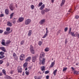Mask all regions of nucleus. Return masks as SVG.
I'll list each match as a JSON object with an SVG mask.
<instances>
[{
    "instance_id": "nucleus-1",
    "label": "nucleus",
    "mask_w": 79,
    "mask_h": 79,
    "mask_svg": "<svg viewBox=\"0 0 79 79\" xmlns=\"http://www.w3.org/2000/svg\"><path fill=\"white\" fill-rule=\"evenodd\" d=\"M45 56V53L44 52H42L40 55L39 60L40 61L41 63L43 64V65H44L45 64V59L44 58Z\"/></svg>"
},
{
    "instance_id": "nucleus-2",
    "label": "nucleus",
    "mask_w": 79,
    "mask_h": 79,
    "mask_svg": "<svg viewBox=\"0 0 79 79\" xmlns=\"http://www.w3.org/2000/svg\"><path fill=\"white\" fill-rule=\"evenodd\" d=\"M69 34H71L72 37H77V35H78V32H76L74 33V32H71V28H70L69 31Z\"/></svg>"
},
{
    "instance_id": "nucleus-3",
    "label": "nucleus",
    "mask_w": 79,
    "mask_h": 79,
    "mask_svg": "<svg viewBox=\"0 0 79 79\" xmlns=\"http://www.w3.org/2000/svg\"><path fill=\"white\" fill-rule=\"evenodd\" d=\"M31 22V20L30 19H27L25 20V25H29Z\"/></svg>"
},
{
    "instance_id": "nucleus-4",
    "label": "nucleus",
    "mask_w": 79,
    "mask_h": 79,
    "mask_svg": "<svg viewBox=\"0 0 79 79\" xmlns=\"http://www.w3.org/2000/svg\"><path fill=\"white\" fill-rule=\"evenodd\" d=\"M19 58L20 60H21L22 61L24 60V59L25 58V55L24 54H22L20 56Z\"/></svg>"
},
{
    "instance_id": "nucleus-5",
    "label": "nucleus",
    "mask_w": 79,
    "mask_h": 79,
    "mask_svg": "<svg viewBox=\"0 0 79 79\" xmlns=\"http://www.w3.org/2000/svg\"><path fill=\"white\" fill-rule=\"evenodd\" d=\"M30 50L31 53L34 54V48L33 46L31 45L30 46Z\"/></svg>"
},
{
    "instance_id": "nucleus-6",
    "label": "nucleus",
    "mask_w": 79,
    "mask_h": 79,
    "mask_svg": "<svg viewBox=\"0 0 79 79\" xmlns=\"http://www.w3.org/2000/svg\"><path fill=\"white\" fill-rule=\"evenodd\" d=\"M13 56L14 58V60H18V56H16V54L15 53H14L13 54Z\"/></svg>"
},
{
    "instance_id": "nucleus-7",
    "label": "nucleus",
    "mask_w": 79,
    "mask_h": 79,
    "mask_svg": "<svg viewBox=\"0 0 79 79\" xmlns=\"http://www.w3.org/2000/svg\"><path fill=\"white\" fill-rule=\"evenodd\" d=\"M17 70L18 73H22V68L21 67L19 66L17 67Z\"/></svg>"
},
{
    "instance_id": "nucleus-8",
    "label": "nucleus",
    "mask_w": 79,
    "mask_h": 79,
    "mask_svg": "<svg viewBox=\"0 0 79 79\" xmlns=\"http://www.w3.org/2000/svg\"><path fill=\"white\" fill-rule=\"evenodd\" d=\"M24 18L23 17H20L19 18L18 21H17L18 23H21L24 21Z\"/></svg>"
},
{
    "instance_id": "nucleus-9",
    "label": "nucleus",
    "mask_w": 79,
    "mask_h": 79,
    "mask_svg": "<svg viewBox=\"0 0 79 79\" xmlns=\"http://www.w3.org/2000/svg\"><path fill=\"white\" fill-rule=\"evenodd\" d=\"M45 21V19H44L41 20L39 22V23L40 24H43Z\"/></svg>"
},
{
    "instance_id": "nucleus-10",
    "label": "nucleus",
    "mask_w": 79,
    "mask_h": 79,
    "mask_svg": "<svg viewBox=\"0 0 79 79\" xmlns=\"http://www.w3.org/2000/svg\"><path fill=\"white\" fill-rule=\"evenodd\" d=\"M37 59V56H34L32 57V61L33 62H35Z\"/></svg>"
},
{
    "instance_id": "nucleus-11",
    "label": "nucleus",
    "mask_w": 79,
    "mask_h": 79,
    "mask_svg": "<svg viewBox=\"0 0 79 79\" xmlns=\"http://www.w3.org/2000/svg\"><path fill=\"white\" fill-rule=\"evenodd\" d=\"M10 32H11L10 31H6V30L4 32V35H8Z\"/></svg>"
},
{
    "instance_id": "nucleus-12",
    "label": "nucleus",
    "mask_w": 79,
    "mask_h": 79,
    "mask_svg": "<svg viewBox=\"0 0 79 79\" xmlns=\"http://www.w3.org/2000/svg\"><path fill=\"white\" fill-rule=\"evenodd\" d=\"M31 59V57L29 56L26 59L25 61H26V62H27V61H30Z\"/></svg>"
},
{
    "instance_id": "nucleus-13",
    "label": "nucleus",
    "mask_w": 79,
    "mask_h": 79,
    "mask_svg": "<svg viewBox=\"0 0 79 79\" xmlns=\"http://www.w3.org/2000/svg\"><path fill=\"white\" fill-rule=\"evenodd\" d=\"M34 78L35 79H42V76H35L34 77Z\"/></svg>"
},
{
    "instance_id": "nucleus-14",
    "label": "nucleus",
    "mask_w": 79,
    "mask_h": 79,
    "mask_svg": "<svg viewBox=\"0 0 79 79\" xmlns=\"http://www.w3.org/2000/svg\"><path fill=\"white\" fill-rule=\"evenodd\" d=\"M5 13L6 15L9 14V10L7 9H6L5 10Z\"/></svg>"
},
{
    "instance_id": "nucleus-15",
    "label": "nucleus",
    "mask_w": 79,
    "mask_h": 79,
    "mask_svg": "<svg viewBox=\"0 0 79 79\" xmlns=\"http://www.w3.org/2000/svg\"><path fill=\"white\" fill-rule=\"evenodd\" d=\"M7 26L10 27H11L12 26V23L10 22H8L7 23Z\"/></svg>"
},
{
    "instance_id": "nucleus-16",
    "label": "nucleus",
    "mask_w": 79,
    "mask_h": 79,
    "mask_svg": "<svg viewBox=\"0 0 79 79\" xmlns=\"http://www.w3.org/2000/svg\"><path fill=\"white\" fill-rule=\"evenodd\" d=\"M9 8L10 9L11 11H13V10H15V7L14 6H9Z\"/></svg>"
},
{
    "instance_id": "nucleus-17",
    "label": "nucleus",
    "mask_w": 79,
    "mask_h": 79,
    "mask_svg": "<svg viewBox=\"0 0 79 79\" xmlns=\"http://www.w3.org/2000/svg\"><path fill=\"white\" fill-rule=\"evenodd\" d=\"M65 0H62L61 2V3L60 4V6H62L63 5H64V3L65 2Z\"/></svg>"
},
{
    "instance_id": "nucleus-18",
    "label": "nucleus",
    "mask_w": 79,
    "mask_h": 79,
    "mask_svg": "<svg viewBox=\"0 0 79 79\" xmlns=\"http://www.w3.org/2000/svg\"><path fill=\"white\" fill-rule=\"evenodd\" d=\"M54 64H55V61H54V62H52L51 65L50 66L49 68H53V66H54Z\"/></svg>"
},
{
    "instance_id": "nucleus-19",
    "label": "nucleus",
    "mask_w": 79,
    "mask_h": 79,
    "mask_svg": "<svg viewBox=\"0 0 79 79\" xmlns=\"http://www.w3.org/2000/svg\"><path fill=\"white\" fill-rule=\"evenodd\" d=\"M41 69L42 71H45V67L44 66H42L41 67Z\"/></svg>"
},
{
    "instance_id": "nucleus-20",
    "label": "nucleus",
    "mask_w": 79,
    "mask_h": 79,
    "mask_svg": "<svg viewBox=\"0 0 79 79\" xmlns=\"http://www.w3.org/2000/svg\"><path fill=\"white\" fill-rule=\"evenodd\" d=\"M32 33V30H30L28 31V36H30L31 35V34Z\"/></svg>"
},
{
    "instance_id": "nucleus-21",
    "label": "nucleus",
    "mask_w": 79,
    "mask_h": 79,
    "mask_svg": "<svg viewBox=\"0 0 79 79\" xmlns=\"http://www.w3.org/2000/svg\"><path fill=\"white\" fill-rule=\"evenodd\" d=\"M1 50H2V51H3V52H6V49H5V48L2 47Z\"/></svg>"
},
{
    "instance_id": "nucleus-22",
    "label": "nucleus",
    "mask_w": 79,
    "mask_h": 79,
    "mask_svg": "<svg viewBox=\"0 0 79 79\" xmlns=\"http://www.w3.org/2000/svg\"><path fill=\"white\" fill-rule=\"evenodd\" d=\"M44 7H45V5L43 4L40 7V10H43V9L44 8Z\"/></svg>"
},
{
    "instance_id": "nucleus-23",
    "label": "nucleus",
    "mask_w": 79,
    "mask_h": 79,
    "mask_svg": "<svg viewBox=\"0 0 79 79\" xmlns=\"http://www.w3.org/2000/svg\"><path fill=\"white\" fill-rule=\"evenodd\" d=\"M50 10V9H48L47 8H46L44 9V10L46 13H47V12H48V11H49Z\"/></svg>"
},
{
    "instance_id": "nucleus-24",
    "label": "nucleus",
    "mask_w": 79,
    "mask_h": 79,
    "mask_svg": "<svg viewBox=\"0 0 79 79\" xmlns=\"http://www.w3.org/2000/svg\"><path fill=\"white\" fill-rule=\"evenodd\" d=\"M5 40L2 39V42H1V44L3 45H5Z\"/></svg>"
},
{
    "instance_id": "nucleus-25",
    "label": "nucleus",
    "mask_w": 79,
    "mask_h": 79,
    "mask_svg": "<svg viewBox=\"0 0 79 79\" xmlns=\"http://www.w3.org/2000/svg\"><path fill=\"white\" fill-rule=\"evenodd\" d=\"M45 11L44 10H43L41 11L42 15H44L45 13Z\"/></svg>"
},
{
    "instance_id": "nucleus-26",
    "label": "nucleus",
    "mask_w": 79,
    "mask_h": 79,
    "mask_svg": "<svg viewBox=\"0 0 79 79\" xmlns=\"http://www.w3.org/2000/svg\"><path fill=\"white\" fill-rule=\"evenodd\" d=\"M27 62L25 63L23 65V67L26 68V67L27 66Z\"/></svg>"
},
{
    "instance_id": "nucleus-27",
    "label": "nucleus",
    "mask_w": 79,
    "mask_h": 79,
    "mask_svg": "<svg viewBox=\"0 0 79 79\" xmlns=\"http://www.w3.org/2000/svg\"><path fill=\"white\" fill-rule=\"evenodd\" d=\"M11 42V41L10 40H7L6 44V45H8V44H10V43Z\"/></svg>"
},
{
    "instance_id": "nucleus-28",
    "label": "nucleus",
    "mask_w": 79,
    "mask_h": 79,
    "mask_svg": "<svg viewBox=\"0 0 79 79\" xmlns=\"http://www.w3.org/2000/svg\"><path fill=\"white\" fill-rule=\"evenodd\" d=\"M57 72V69H56L53 72V74L54 75V76H55L56 75V73Z\"/></svg>"
},
{
    "instance_id": "nucleus-29",
    "label": "nucleus",
    "mask_w": 79,
    "mask_h": 79,
    "mask_svg": "<svg viewBox=\"0 0 79 79\" xmlns=\"http://www.w3.org/2000/svg\"><path fill=\"white\" fill-rule=\"evenodd\" d=\"M5 78L6 79H10L11 77L8 75H6L5 77Z\"/></svg>"
},
{
    "instance_id": "nucleus-30",
    "label": "nucleus",
    "mask_w": 79,
    "mask_h": 79,
    "mask_svg": "<svg viewBox=\"0 0 79 79\" xmlns=\"http://www.w3.org/2000/svg\"><path fill=\"white\" fill-rule=\"evenodd\" d=\"M2 72L4 75H6V71L4 69L2 70Z\"/></svg>"
},
{
    "instance_id": "nucleus-31",
    "label": "nucleus",
    "mask_w": 79,
    "mask_h": 79,
    "mask_svg": "<svg viewBox=\"0 0 79 79\" xmlns=\"http://www.w3.org/2000/svg\"><path fill=\"white\" fill-rule=\"evenodd\" d=\"M49 48H46L44 50L45 52H48L49 51Z\"/></svg>"
},
{
    "instance_id": "nucleus-32",
    "label": "nucleus",
    "mask_w": 79,
    "mask_h": 79,
    "mask_svg": "<svg viewBox=\"0 0 79 79\" xmlns=\"http://www.w3.org/2000/svg\"><path fill=\"white\" fill-rule=\"evenodd\" d=\"M79 16L78 15H76L75 16V19H79Z\"/></svg>"
},
{
    "instance_id": "nucleus-33",
    "label": "nucleus",
    "mask_w": 79,
    "mask_h": 79,
    "mask_svg": "<svg viewBox=\"0 0 79 79\" xmlns=\"http://www.w3.org/2000/svg\"><path fill=\"white\" fill-rule=\"evenodd\" d=\"M38 44L40 46L42 44V42L41 41H40L38 43Z\"/></svg>"
},
{
    "instance_id": "nucleus-34",
    "label": "nucleus",
    "mask_w": 79,
    "mask_h": 79,
    "mask_svg": "<svg viewBox=\"0 0 79 79\" xmlns=\"http://www.w3.org/2000/svg\"><path fill=\"white\" fill-rule=\"evenodd\" d=\"M5 57V56L3 55H1L0 56V59H2V58H3Z\"/></svg>"
},
{
    "instance_id": "nucleus-35",
    "label": "nucleus",
    "mask_w": 79,
    "mask_h": 79,
    "mask_svg": "<svg viewBox=\"0 0 79 79\" xmlns=\"http://www.w3.org/2000/svg\"><path fill=\"white\" fill-rule=\"evenodd\" d=\"M68 69V68L67 67H64L63 69V71H66Z\"/></svg>"
},
{
    "instance_id": "nucleus-36",
    "label": "nucleus",
    "mask_w": 79,
    "mask_h": 79,
    "mask_svg": "<svg viewBox=\"0 0 79 79\" xmlns=\"http://www.w3.org/2000/svg\"><path fill=\"white\" fill-rule=\"evenodd\" d=\"M31 7L32 10H34V5H31Z\"/></svg>"
},
{
    "instance_id": "nucleus-37",
    "label": "nucleus",
    "mask_w": 79,
    "mask_h": 79,
    "mask_svg": "<svg viewBox=\"0 0 79 79\" xmlns=\"http://www.w3.org/2000/svg\"><path fill=\"white\" fill-rule=\"evenodd\" d=\"M42 4H43V3L42 2H40V3H39V4L38 5V6H41L42 5Z\"/></svg>"
},
{
    "instance_id": "nucleus-38",
    "label": "nucleus",
    "mask_w": 79,
    "mask_h": 79,
    "mask_svg": "<svg viewBox=\"0 0 79 79\" xmlns=\"http://www.w3.org/2000/svg\"><path fill=\"white\" fill-rule=\"evenodd\" d=\"M6 31H10V27H8L6 28Z\"/></svg>"
},
{
    "instance_id": "nucleus-39",
    "label": "nucleus",
    "mask_w": 79,
    "mask_h": 79,
    "mask_svg": "<svg viewBox=\"0 0 79 79\" xmlns=\"http://www.w3.org/2000/svg\"><path fill=\"white\" fill-rule=\"evenodd\" d=\"M24 44V40H22V41L21 42L20 44L21 45H23Z\"/></svg>"
},
{
    "instance_id": "nucleus-40",
    "label": "nucleus",
    "mask_w": 79,
    "mask_h": 79,
    "mask_svg": "<svg viewBox=\"0 0 79 79\" xmlns=\"http://www.w3.org/2000/svg\"><path fill=\"white\" fill-rule=\"evenodd\" d=\"M73 11V10H72V9H70L69 10V12H70L71 13H73V12L72 11Z\"/></svg>"
},
{
    "instance_id": "nucleus-41",
    "label": "nucleus",
    "mask_w": 79,
    "mask_h": 79,
    "mask_svg": "<svg viewBox=\"0 0 79 79\" xmlns=\"http://www.w3.org/2000/svg\"><path fill=\"white\" fill-rule=\"evenodd\" d=\"M4 53V52H0V55H3Z\"/></svg>"
},
{
    "instance_id": "nucleus-42",
    "label": "nucleus",
    "mask_w": 79,
    "mask_h": 79,
    "mask_svg": "<svg viewBox=\"0 0 79 79\" xmlns=\"http://www.w3.org/2000/svg\"><path fill=\"white\" fill-rule=\"evenodd\" d=\"M47 34H45L44 35V36L42 37V38H43V39H44V38H45V37H47Z\"/></svg>"
},
{
    "instance_id": "nucleus-43",
    "label": "nucleus",
    "mask_w": 79,
    "mask_h": 79,
    "mask_svg": "<svg viewBox=\"0 0 79 79\" xmlns=\"http://www.w3.org/2000/svg\"><path fill=\"white\" fill-rule=\"evenodd\" d=\"M25 73H26V75H29V72H27V71H26L25 72Z\"/></svg>"
},
{
    "instance_id": "nucleus-44",
    "label": "nucleus",
    "mask_w": 79,
    "mask_h": 79,
    "mask_svg": "<svg viewBox=\"0 0 79 79\" xmlns=\"http://www.w3.org/2000/svg\"><path fill=\"white\" fill-rule=\"evenodd\" d=\"M14 15V13H12L10 15V17H13V15Z\"/></svg>"
},
{
    "instance_id": "nucleus-45",
    "label": "nucleus",
    "mask_w": 79,
    "mask_h": 79,
    "mask_svg": "<svg viewBox=\"0 0 79 79\" xmlns=\"http://www.w3.org/2000/svg\"><path fill=\"white\" fill-rule=\"evenodd\" d=\"M79 72H77L76 71H75L74 72L73 74H77Z\"/></svg>"
},
{
    "instance_id": "nucleus-46",
    "label": "nucleus",
    "mask_w": 79,
    "mask_h": 79,
    "mask_svg": "<svg viewBox=\"0 0 79 79\" xmlns=\"http://www.w3.org/2000/svg\"><path fill=\"white\" fill-rule=\"evenodd\" d=\"M45 74H48L49 73V71L48 70L45 72Z\"/></svg>"
},
{
    "instance_id": "nucleus-47",
    "label": "nucleus",
    "mask_w": 79,
    "mask_h": 79,
    "mask_svg": "<svg viewBox=\"0 0 79 79\" xmlns=\"http://www.w3.org/2000/svg\"><path fill=\"white\" fill-rule=\"evenodd\" d=\"M3 61L2 60H0V64H2V63H3Z\"/></svg>"
},
{
    "instance_id": "nucleus-48",
    "label": "nucleus",
    "mask_w": 79,
    "mask_h": 79,
    "mask_svg": "<svg viewBox=\"0 0 79 79\" xmlns=\"http://www.w3.org/2000/svg\"><path fill=\"white\" fill-rule=\"evenodd\" d=\"M68 30V27H66L64 29V31L65 32H66L67 30Z\"/></svg>"
},
{
    "instance_id": "nucleus-49",
    "label": "nucleus",
    "mask_w": 79,
    "mask_h": 79,
    "mask_svg": "<svg viewBox=\"0 0 79 79\" xmlns=\"http://www.w3.org/2000/svg\"><path fill=\"white\" fill-rule=\"evenodd\" d=\"M46 79H49V76L47 75V76H46Z\"/></svg>"
},
{
    "instance_id": "nucleus-50",
    "label": "nucleus",
    "mask_w": 79,
    "mask_h": 79,
    "mask_svg": "<svg viewBox=\"0 0 79 79\" xmlns=\"http://www.w3.org/2000/svg\"><path fill=\"white\" fill-rule=\"evenodd\" d=\"M4 16V15L3 14H1L0 15V17H3Z\"/></svg>"
},
{
    "instance_id": "nucleus-51",
    "label": "nucleus",
    "mask_w": 79,
    "mask_h": 79,
    "mask_svg": "<svg viewBox=\"0 0 79 79\" xmlns=\"http://www.w3.org/2000/svg\"><path fill=\"white\" fill-rule=\"evenodd\" d=\"M3 32V31L2 30H0V33L1 34H2V33Z\"/></svg>"
},
{
    "instance_id": "nucleus-52",
    "label": "nucleus",
    "mask_w": 79,
    "mask_h": 79,
    "mask_svg": "<svg viewBox=\"0 0 79 79\" xmlns=\"http://www.w3.org/2000/svg\"><path fill=\"white\" fill-rule=\"evenodd\" d=\"M67 42H68V41H67V40L66 39L65 40V44H67Z\"/></svg>"
},
{
    "instance_id": "nucleus-53",
    "label": "nucleus",
    "mask_w": 79,
    "mask_h": 79,
    "mask_svg": "<svg viewBox=\"0 0 79 79\" xmlns=\"http://www.w3.org/2000/svg\"><path fill=\"white\" fill-rule=\"evenodd\" d=\"M48 31H46V32L45 33V34L48 35Z\"/></svg>"
},
{
    "instance_id": "nucleus-54",
    "label": "nucleus",
    "mask_w": 79,
    "mask_h": 79,
    "mask_svg": "<svg viewBox=\"0 0 79 79\" xmlns=\"http://www.w3.org/2000/svg\"><path fill=\"white\" fill-rule=\"evenodd\" d=\"M71 69H72V71H75V69H74V67H72L71 68Z\"/></svg>"
},
{
    "instance_id": "nucleus-55",
    "label": "nucleus",
    "mask_w": 79,
    "mask_h": 79,
    "mask_svg": "<svg viewBox=\"0 0 79 79\" xmlns=\"http://www.w3.org/2000/svg\"><path fill=\"white\" fill-rule=\"evenodd\" d=\"M60 32H61V30H60L57 31V33L58 34L59 33H60Z\"/></svg>"
},
{
    "instance_id": "nucleus-56",
    "label": "nucleus",
    "mask_w": 79,
    "mask_h": 79,
    "mask_svg": "<svg viewBox=\"0 0 79 79\" xmlns=\"http://www.w3.org/2000/svg\"><path fill=\"white\" fill-rule=\"evenodd\" d=\"M3 75V74L2 73L0 72V76H2Z\"/></svg>"
},
{
    "instance_id": "nucleus-57",
    "label": "nucleus",
    "mask_w": 79,
    "mask_h": 79,
    "mask_svg": "<svg viewBox=\"0 0 79 79\" xmlns=\"http://www.w3.org/2000/svg\"><path fill=\"white\" fill-rule=\"evenodd\" d=\"M12 23H13L15 24V23H16V21L15 20H14V21L13 22H12Z\"/></svg>"
},
{
    "instance_id": "nucleus-58",
    "label": "nucleus",
    "mask_w": 79,
    "mask_h": 79,
    "mask_svg": "<svg viewBox=\"0 0 79 79\" xmlns=\"http://www.w3.org/2000/svg\"><path fill=\"white\" fill-rule=\"evenodd\" d=\"M10 74H13V71H11L10 72Z\"/></svg>"
},
{
    "instance_id": "nucleus-59",
    "label": "nucleus",
    "mask_w": 79,
    "mask_h": 79,
    "mask_svg": "<svg viewBox=\"0 0 79 79\" xmlns=\"http://www.w3.org/2000/svg\"><path fill=\"white\" fill-rule=\"evenodd\" d=\"M79 64V63H77L76 64V65L77 66V65H78Z\"/></svg>"
},
{
    "instance_id": "nucleus-60",
    "label": "nucleus",
    "mask_w": 79,
    "mask_h": 79,
    "mask_svg": "<svg viewBox=\"0 0 79 79\" xmlns=\"http://www.w3.org/2000/svg\"><path fill=\"white\" fill-rule=\"evenodd\" d=\"M77 38H79V34H78V35H77Z\"/></svg>"
},
{
    "instance_id": "nucleus-61",
    "label": "nucleus",
    "mask_w": 79,
    "mask_h": 79,
    "mask_svg": "<svg viewBox=\"0 0 79 79\" xmlns=\"http://www.w3.org/2000/svg\"><path fill=\"white\" fill-rule=\"evenodd\" d=\"M54 2V0H51V2L52 3H53Z\"/></svg>"
},
{
    "instance_id": "nucleus-62",
    "label": "nucleus",
    "mask_w": 79,
    "mask_h": 79,
    "mask_svg": "<svg viewBox=\"0 0 79 79\" xmlns=\"http://www.w3.org/2000/svg\"><path fill=\"white\" fill-rule=\"evenodd\" d=\"M22 75H23V76H24V72H23V74H22Z\"/></svg>"
},
{
    "instance_id": "nucleus-63",
    "label": "nucleus",
    "mask_w": 79,
    "mask_h": 79,
    "mask_svg": "<svg viewBox=\"0 0 79 79\" xmlns=\"http://www.w3.org/2000/svg\"><path fill=\"white\" fill-rule=\"evenodd\" d=\"M26 70H27V68H26L25 69V71H26Z\"/></svg>"
},
{
    "instance_id": "nucleus-64",
    "label": "nucleus",
    "mask_w": 79,
    "mask_h": 79,
    "mask_svg": "<svg viewBox=\"0 0 79 79\" xmlns=\"http://www.w3.org/2000/svg\"><path fill=\"white\" fill-rule=\"evenodd\" d=\"M48 28H46V31H48Z\"/></svg>"
}]
</instances>
